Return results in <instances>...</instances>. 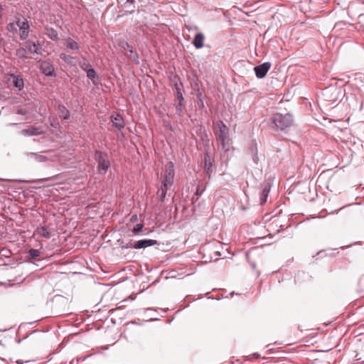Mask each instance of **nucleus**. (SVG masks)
<instances>
[{
  "instance_id": "1",
  "label": "nucleus",
  "mask_w": 364,
  "mask_h": 364,
  "mask_svg": "<svg viewBox=\"0 0 364 364\" xmlns=\"http://www.w3.org/2000/svg\"><path fill=\"white\" fill-rule=\"evenodd\" d=\"M174 175V165L173 162L170 161L167 164L166 170L161 175V187L158 191L161 202H164L167 191L173 186Z\"/></svg>"
},
{
  "instance_id": "2",
  "label": "nucleus",
  "mask_w": 364,
  "mask_h": 364,
  "mask_svg": "<svg viewBox=\"0 0 364 364\" xmlns=\"http://www.w3.org/2000/svg\"><path fill=\"white\" fill-rule=\"evenodd\" d=\"M271 121L277 130L285 131L293 125L294 117L290 113L277 112L273 114Z\"/></svg>"
},
{
  "instance_id": "3",
  "label": "nucleus",
  "mask_w": 364,
  "mask_h": 364,
  "mask_svg": "<svg viewBox=\"0 0 364 364\" xmlns=\"http://www.w3.org/2000/svg\"><path fill=\"white\" fill-rule=\"evenodd\" d=\"M217 136L220 141L222 149L225 151H228L231 149V143L229 134V129L223 121H218L216 124Z\"/></svg>"
},
{
  "instance_id": "4",
  "label": "nucleus",
  "mask_w": 364,
  "mask_h": 364,
  "mask_svg": "<svg viewBox=\"0 0 364 364\" xmlns=\"http://www.w3.org/2000/svg\"><path fill=\"white\" fill-rule=\"evenodd\" d=\"M95 159L97 162V171L100 174H105L109 166L110 162L107 153L101 151H95Z\"/></svg>"
},
{
  "instance_id": "5",
  "label": "nucleus",
  "mask_w": 364,
  "mask_h": 364,
  "mask_svg": "<svg viewBox=\"0 0 364 364\" xmlns=\"http://www.w3.org/2000/svg\"><path fill=\"white\" fill-rule=\"evenodd\" d=\"M5 82L7 84L8 87H16L19 90L23 88V80L20 76L14 74H9L5 76Z\"/></svg>"
},
{
  "instance_id": "6",
  "label": "nucleus",
  "mask_w": 364,
  "mask_h": 364,
  "mask_svg": "<svg viewBox=\"0 0 364 364\" xmlns=\"http://www.w3.org/2000/svg\"><path fill=\"white\" fill-rule=\"evenodd\" d=\"M157 244V241L151 239H144L136 241L134 243L129 242L126 245L127 248L142 249Z\"/></svg>"
},
{
  "instance_id": "7",
  "label": "nucleus",
  "mask_w": 364,
  "mask_h": 364,
  "mask_svg": "<svg viewBox=\"0 0 364 364\" xmlns=\"http://www.w3.org/2000/svg\"><path fill=\"white\" fill-rule=\"evenodd\" d=\"M16 25L19 28V35L22 40H25L28 38L29 34L30 25L28 21L26 18L18 19L16 21Z\"/></svg>"
},
{
  "instance_id": "8",
  "label": "nucleus",
  "mask_w": 364,
  "mask_h": 364,
  "mask_svg": "<svg viewBox=\"0 0 364 364\" xmlns=\"http://www.w3.org/2000/svg\"><path fill=\"white\" fill-rule=\"evenodd\" d=\"M53 235L51 229L48 226H39L38 227L34 232L33 236L38 237H43L45 239H49Z\"/></svg>"
},
{
  "instance_id": "9",
  "label": "nucleus",
  "mask_w": 364,
  "mask_h": 364,
  "mask_svg": "<svg viewBox=\"0 0 364 364\" xmlns=\"http://www.w3.org/2000/svg\"><path fill=\"white\" fill-rule=\"evenodd\" d=\"M272 64L269 62L264 63L262 65L255 67L254 70L256 76L259 78L264 77L269 70L270 69Z\"/></svg>"
},
{
  "instance_id": "10",
  "label": "nucleus",
  "mask_w": 364,
  "mask_h": 364,
  "mask_svg": "<svg viewBox=\"0 0 364 364\" xmlns=\"http://www.w3.org/2000/svg\"><path fill=\"white\" fill-rule=\"evenodd\" d=\"M43 133L44 132L42 130L41 127H36L34 126H30L21 131V134L25 136H38Z\"/></svg>"
},
{
  "instance_id": "11",
  "label": "nucleus",
  "mask_w": 364,
  "mask_h": 364,
  "mask_svg": "<svg viewBox=\"0 0 364 364\" xmlns=\"http://www.w3.org/2000/svg\"><path fill=\"white\" fill-rule=\"evenodd\" d=\"M65 46L67 50H72L74 53H80V45L72 38H68L65 40Z\"/></svg>"
},
{
  "instance_id": "12",
  "label": "nucleus",
  "mask_w": 364,
  "mask_h": 364,
  "mask_svg": "<svg viewBox=\"0 0 364 364\" xmlns=\"http://www.w3.org/2000/svg\"><path fill=\"white\" fill-rule=\"evenodd\" d=\"M40 70L48 76H52L54 74L53 65L48 61H43L41 63Z\"/></svg>"
},
{
  "instance_id": "13",
  "label": "nucleus",
  "mask_w": 364,
  "mask_h": 364,
  "mask_svg": "<svg viewBox=\"0 0 364 364\" xmlns=\"http://www.w3.org/2000/svg\"><path fill=\"white\" fill-rule=\"evenodd\" d=\"M112 125L119 130L124 127V122L122 117L119 114H114L111 116Z\"/></svg>"
},
{
  "instance_id": "14",
  "label": "nucleus",
  "mask_w": 364,
  "mask_h": 364,
  "mask_svg": "<svg viewBox=\"0 0 364 364\" xmlns=\"http://www.w3.org/2000/svg\"><path fill=\"white\" fill-rule=\"evenodd\" d=\"M23 46L26 48V50L29 54L38 53V51L40 49V44L36 43L31 41H26L23 44Z\"/></svg>"
},
{
  "instance_id": "15",
  "label": "nucleus",
  "mask_w": 364,
  "mask_h": 364,
  "mask_svg": "<svg viewBox=\"0 0 364 364\" xmlns=\"http://www.w3.org/2000/svg\"><path fill=\"white\" fill-rule=\"evenodd\" d=\"M205 36L202 33H198L196 34L193 41V46L197 48H201L203 47Z\"/></svg>"
},
{
  "instance_id": "16",
  "label": "nucleus",
  "mask_w": 364,
  "mask_h": 364,
  "mask_svg": "<svg viewBox=\"0 0 364 364\" xmlns=\"http://www.w3.org/2000/svg\"><path fill=\"white\" fill-rule=\"evenodd\" d=\"M177 100H178V103L176 105V112L179 116H182L183 114V109L185 106L183 104V97L182 92H177Z\"/></svg>"
},
{
  "instance_id": "17",
  "label": "nucleus",
  "mask_w": 364,
  "mask_h": 364,
  "mask_svg": "<svg viewBox=\"0 0 364 364\" xmlns=\"http://www.w3.org/2000/svg\"><path fill=\"white\" fill-rule=\"evenodd\" d=\"M213 166V159L210 155L206 152L204 156V168L206 173L208 174Z\"/></svg>"
},
{
  "instance_id": "18",
  "label": "nucleus",
  "mask_w": 364,
  "mask_h": 364,
  "mask_svg": "<svg viewBox=\"0 0 364 364\" xmlns=\"http://www.w3.org/2000/svg\"><path fill=\"white\" fill-rule=\"evenodd\" d=\"M28 156L33 159L35 161L38 162H45L48 161V158L41 154L30 152L27 154Z\"/></svg>"
},
{
  "instance_id": "19",
  "label": "nucleus",
  "mask_w": 364,
  "mask_h": 364,
  "mask_svg": "<svg viewBox=\"0 0 364 364\" xmlns=\"http://www.w3.org/2000/svg\"><path fill=\"white\" fill-rule=\"evenodd\" d=\"M270 191V185L267 184L262 191L260 196V203L261 204L264 203L267 201L268 195Z\"/></svg>"
},
{
  "instance_id": "20",
  "label": "nucleus",
  "mask_w": 364,
  "mask_h": 364,
  "mask_svg": "<svg viewBox=\"0 0 364 364\" xmlns=\"http://www.w3.org/2000/svg\"><path fill=\"white\" fill-rule=\"evenodd\" d=\"M58 112L60 117L63 119H68L70 117V112L69 110L62 105H58Z\"/></svg>"
},
{
  "instance_id": "21",
  "label": "nucleus",
  "mask_w": 364,
  "mask_h": 364,
  "mask_svg": "<svg viewBox=\"0 0 364 364\" xmlns=\"http://www.w3.org/2000/svg\"><path fill=\"white\" fill-rule=\"evenodd\" d=\"M46 34L53 41L58 40V34L57 31L52 28H46Z\"/></svg>"
},
{
  "instance_id": "22",
  "label": "nucleus",
  "mask_w": 364,
  "mask_h": 364,
  "mask_svg": "<svg viewBox=\"0 0 364 364\" xmlns=\"http://www.w3.org/2000/svg\"><path fill=\"white\" fill-rule=\"evenodd\" d=\"M28 54H29L27 50H26V48H25L23 47V46L22 47H21L20 48H18V50H16V55L18 57V58H28Z\"/></svg>"
},
{
  "instance_id": "23",
  "label": "nucleus",
  "mask_w": 364,
  "mask_h": 364,
  "mask_svg": "<svg viewBox=\"0 0 364 364\" xmlns=\"http://www.w3.org/2000/svg\"><path fill=\"white\" fill-rule=\"evenodd\" d=\"M291 97H292L291 92L281 93L279 95V103H282L284 101L288 102Z\"/></svg>"
},
{
  "instance_id": "24",
  "label": "nucleus",
  "mask_w": 364,
  "mask_h": 364,
  "mask_svg": "<svg viewBox=\"0 0 364 364\" xmlns=\"http://www.w3.org/2000/svg\"><path fill=\"white\" fill-rule=\"evenodd\" d=\"M129 53H127V55L129 57V58H130L133 61H137V60H138L137 53L133 49L129 50Z\"/></svg>"
},
{
  "instance_id": "25",
  "label": "nucleus",
  "mask_w": 364,
  "mask_h": 364,
  "mask_svg": "<svg viewBox=\"0 0 364 364\" xmlns=\"http://www.w3.org/2000/svg\"><path fill=\"white\" fill-rule=\"evenodd\" d=\"M40 251L36 249H31L28 251V254L31 258H36L40 256Z\"/></svg>"
},
{
  "instance_id": "26",
  "label": "nucleus",
  "mask_w": 364,
  "mask_h": 364,
  "mask_svg": "<svg viewBox=\"0 0 364 364\" xmlns=\"http://www.w3.org/2000/svg\"><path fill=\"white\" fill-rule=\"evenodd\" d=\"M86 73H87V76L92 80L95 78V75H96V73L94 69L91 68V67L90 68H88L87 70H85Z\"/></svg>"
},
{
  "instance_id": "27",
  "label": "nucleus",
  "mask_w": 364,
  "mask_h": 364,
  "mask_svg": "<svg viewBox=\"0 0 364 364\" xmlns=\"http://www.w3.org/2000/svg\"><path fill=\"white\" fill-rule=\"evenodd\" d=\"M60 58L63 60L65 62H67V63H69V62H71L72 59H73V57L69 55H67L65 53H61L60 55Z\"/></svg>"
},
{
  "instance_id": "28",
  "label": "nucleus",
  "mask_w": 364,
  "mask_h": 364,
  "mask_svg": "<svg viewBox=\"0 0 364 364\" xmlns=\"http://www.w3.org/2000/svg\"><path fill=\"white\" fill-rule=\"evenodd\" d=\"M143 224L139 223L137 224L133 229V232L134 234H138L143 228Z\"/></svg>"
},
{
  "instance_id": "29",
  "label": "nucleus",
  "mask_w": 364,
  "mask_h": 364,
  "mask_svg": "<svg viewBox=\"0 0 364 364\" xmlns=\"http://www.w3.org/2000/svg\"><path fill=\"white\" fill-rule=\"evenodd\" d=\"M4 267L2 269V270L4 271V274L6 275V276H9V272H10V270H11V269L10 268V267L7 264H4Z\"/></svg>"
},
{
  "instance_id": "30",
  "label": "nucleus",
  "mask_w": 364,
  "mask_h": 364,
  "mask_svg": "<svg viewBox=\"0 0 364 364\" xmlns=\"http://www.w3.org/2000/svg\"><path fill=\"white\" fill-rule=\"evenodd\" d=\"M123 48L127 53L129 50L133 49V48L127 42L123 43Z\"/></svg>"
},
{
  "instance_id": "31",
  "label": "nucleus",
  "mask_w": 364,
  "mask_h": 364,
  "mask_svg": "<svg viewBox=\"0 0 364 364\" xmlns=\"http://www.w3.org/2000/svg\"><path fill=\"white\" fill-rule=\"evenodd\" d=\"M91 67L90 64L89 63H87V62H84L82 65H81V68L84 70H87L88 68H90Z\"/></svg>"
},
{
  "instance_id": "32",
  "label": "nucleus",
  "mask_w": 364,
  "mask_h": 364,
  "mask_svg": "<svg viewBox=\"0 0 364 364\" xmlns=\"http://www.w3.org/2000/svg\"><path fill=\"white\" fill-rule=\"evenodd\" d=\"M16 29L14 23H10L8 26V30L10 31H12L13 30Z\"/></svg>"
},
{
  "instance_id": "33",
  "label": "nucleus",
  "mask_w": 364,
  "mask_h": 364,
  "mask_svg": "<svg viewBox=\"0 0 364 364\" xmlns=\"http://www.w3.org/2000/svg\"><path fill=\"white\" fill-rule=\"evenodd\" d=\"M17 113L21 114H26L28 112L26 109H20L17 111Z\"/></svg>"
},
{
  "instance_id": "34",
  "label": "nucleus",
  "mask_w": 364,
  "mask_h": 364,
  "mask_svg": "<svg viewBox=\"0 0 364 364\" xmlns=\"http://www.w3.org/2000/svg\"><path fill=\"white\" fill-rule=\"evenodd\" d=\"M138 220V217L136 215H133L132 217H131V219L130 220L132 222H136V220Z\"/></svg>"
},
{
  "instance_id": "35",
  "label": "nucleus",
  "mask_w": 364,
  "mask_h": 364,
  "mask_svg": "<svg viewBox=\"0 0 364 364\" xmlns=\"http://www.w3.org/2000/svg\"><path fill=\"white\" fill-rule=\"evenodd\" d=\"M253 161L255 164H257L258 162V157L257 156V154L255 156V157L253 158Z\"/></svg>"
},
{
  "instance_id": "36",
  "label": "nucleus",
  "mask_w": 364,
  "mask_h": 364,
  "mask_svg": "<svg viewBox=\"0 0 364 364\" xmlns=\"http://www.w3.org/2000/svg\"><path fill=\"white\" fill-rule=\"evenodd\" d=\"M127 3L134 4L135 2V0H127Z\"/></svg>"
},
{
  "instance_id": "37",
  "label": "nucleus",
  "mask_w": 364,
  "mask_h": 364,
  "mask_svg": "<svg viewBox=\"0 0 364 364\" xmlns=\"http://www.w3.org/2000/svg\"><path fill=\"white\" fill-rule=\"evenodd\" d=\"M215 253L217 255H220V254L218 252V251H216Z\"/></svg>"
},
{
  "instance_id": "38",
  "label": "nucleus",
  "mask_w": 364,
  "mask_h": 364,
  "mask_svg": "<svg viewBox=\"0 0 364 364\" xmlns=\"http://www.w3.org/2000/svg\"><path fill=\"white\" fill-rule=\"evenodd\" d=\"M4 251H5V252H7V250H4V249H1V252H4Z\"/></svg>"
},
{
  "instance_id": "39",
  "label": "nucleus",
  "mask_w": 364,
  "mask_h": 364,
  "mask_svg": "<svg viewBox=\"0 0 364 364\" xmlns=\"http://www.w3.org/2000/svg\"><path fill=\"white\" fill-rule=\"evenodd\" d=\"M4 284H5V283H4V282L1 283V285H4Z\"/></svg>"
}]
</instances>
